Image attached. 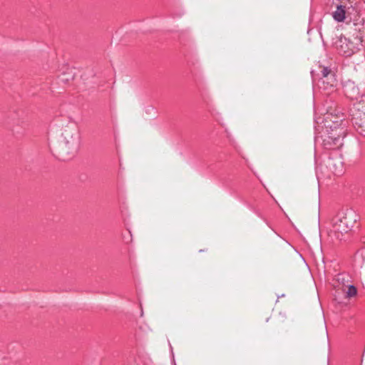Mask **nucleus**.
Wrapping results in <instances>:
<instances>
[{
	"instance_id": "obj_1",
	"label": "nucleus",
	"mask_w": 365,
	"mask_h": 365,
	"mask_svg": "<svg viewBox=\"0 0 365 365\" xmlns=\"http://www.w3.org/2000/svg\"><path fill=\"white\" fill-rule=\"evenodd\" d=\"M76 133L77 125L74 122L69 121L61 124L56 140L60 152L68 154L74 150Z\"/></svg>"
},
{
	"instance_id": "obj_2",
	"label": "nucleus",
	"mask_w": 365,
	"mask_h": 365,
	"mask_svg": "<svg viewBox=\"0 0 365 365\" xmlns=\"http://www.w3.org/2000/svg\"><path fill=\"white\" fill-rule=\"evenodd\" d=\"M356 220V215L353 211H347L335 224V229L339 232L346 233L354 227Z\"/></svg>"
},
{
	"instance_id": "obj_3",
	"label": "nucleus",
	"mask_w": 365,
	"mask_h": 365,
	"mask_svg": "<svg viewBox=\"0 0 365 365\" xmlns=\"http://www.w3.org/2000/svg\"><path fill=\"white\" fill-rule=\"evenodd\" d=\"M324 89L332 88L336 84V80L334 73L327 68L322 70V78L321 79Z\"/></svg>"
},
{
	"instance_id": "obj_4",
	"label": "nucleus",
	"mask_w": 365,
	"mask_h": 365,
	"mask_svg": "<svg viewBox=\"0 0 365 365\" xmlns=\"http://www.w3.org/2000/svg\"><path fill=\"white\" fill-rule=\"evenodd\" d=\"M364 110H357L353 117L354 123L365 131V106L363 107Z\"/></svg>"
},
{
	"instance_id": "obj_5",
	"label": "nucleus",
	"mask_w": 365,
	"mask_h": 365,
	"mask_svg": "<svg viewBox=\"0 0 365 365\" xmlns=\"http://www.w3.org/2000/svg\"><path fill=\"white\" fill-rule=\"evenodd\" d=\"M333 16L335 20L338 21H343L345 19V9L344 6H339L336 10L334 12Z\"/></svg>"
},
{
	"instance_id": "obj_6",
	"label": "nucleus",
	"mask_w": 365,
	"mask_h": 365,
	"mask_svg": "<svg viewBox=\"0 0 365 365\" xmlns=\"http://www.w3.org/2000/svg\"><path fill=\"white\" fill-rule=\"evenodd\" d=\"M341 140L339 137H332L329 136L327 139L325 140L326 144H329L330 145H334L336 147H341L342 145Z\"/></svg>"
},
{
	"instance_id": "obj_7",
	"label": "nucleus",
	"mask_w": 365,
	"mask_h": 365,
	"mask_svg": "<svg viewBox=\"0 0 365 365\" xmlns=\"http://www.w3.org/2000/svg\"><path fill=\"white\" fill-rule=\"evenodd\" d=\"M356 288L354 286L349 285L347 287V291L346 292L347 297H351L356 294Z\"/></svg>"
},
{
	"instance_id": "obj_8",
	"label": "nucleus",
	"mask_w": 365,
	"mask_h": 365,
	"mask_svg": "<svg viewBox=\"0 0 365 365\" xmlns=\"http://www.w3.org/2000/svg\"><path fill=\"white\" fill-rule=\"evenodd\" d=\"M299 225L300 227L302 230H305L306 229L305 225H304V223L302 220L299 221Z\"/></svg>"
}]
</instances>
